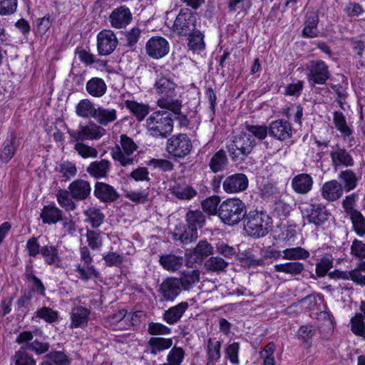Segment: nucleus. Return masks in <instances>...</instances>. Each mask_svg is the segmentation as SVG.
I'll use <instances>...</instances> for the list:
<instances>
[{"label":"nucleus","instance_id":"40","mask_svg":"<svg viewBox=\"0 0 365 365\" xmlns=\"http://www.w3.org/2000/svg\"><path fill=\"white\" fill-rule=\"evenodd\" d=\"M84 140H93L100 139L106 131L99 124L89 123L87 125H82Z\"/></svg>","mask_w":365,"mask_h":365},{"label":"nucleus","instance_id":"6","mask_svg":"<svg viewBox=\"0 0 365 365\" xmlns=\"http://www.w3.org/2000/svg\"><path fill=\"white\" fill-rule=\"evenodd\" d=\"M255 146V140L250 134H242L234 137L229 145V153L233 160L240 158L245 159L252 150Z\"/></svg>","mask_w":365,"mask_h":365},{"label":"nucleus","instance_id":"28","mask_svg":"<svg viewBox=\"0 0 365 365\" xmlns=\"http://www.w3.org/2000/svg\"><path fill=\"white\" fill-rule=\"evenodd\" d=\"M333 121L336 128L341 133L343 139L344 140H348L349 146H352L351 140L353 138H351L352 130L347 125L344 115L341 112L335 111L334 113Z\"/></svg>","mask_w":365,"mask_h":365},{"label":"nucleus","instance_id":"20","mask_svg":"<svg viewBox=\"0 0 365 365\" xmlns=\"http://www.w3.org/2000/svg\"><path fill=\"white\" fill-rule=\"evenodd\" d=\"M93 118L102 127L114 123L118 118L117 110L112 107L98 106Z\"/></svg>","mask_w":365,"mask_h":365},{"label":"nucleus","instance_id":"34","mask_svg":"<svg viewBox=\"0 0 365 365\" xmlns=\"http://www.w3.org/2000/svg\"><path fill=\"white\" fill-rule=\"evenodd\" d=\"M228 164V158L224 150L216 152L210 158L209 167L213 173L224 170Z\"/></svg>","mask_w":365,"mask_h":365},{"label":"nucleus","instance_id":"16","mask_svg":"<svg viewBox=\"0 0 365 365\" xmlns=\"http://www.w3.org/2000/svg\"><path fill=\"white\" fill-rule=\"evenodd\" d=\"M248 178L243 173L228 176L223 182L222 187L227 193H236L245 190L248 187Z\"/></svg>","mask_w":365,"mask_h":365},{"label":"nucleus","instance_id":"17","mask_svg":"<svg viewBox=\"0 0 365 365\" xmlns=\"http://www.w3.org/2000/svg\"><path fill=\"white\" fill-rule=\"evenodd\" d=\"M173 340L172 338L160 336H152L149 339L145 346V352L153 356L168 350L172 347Z\"/></svg>","mask_w":365,"mask_h":365},{"label":"nucleus","instance_id":"49","mask_svg":"<svg viewBox=\"0 0 365 365\" xmlns=\"http://www.w3.org/2000/svg\"><path fill=\"white\" fill-rule=\"evenodd\" d=\"M353 228L356 234L359 237L365 235V217L360 211L355 212L349 215Z\"/></svg>","mask_w":365,"mask_h":365},{"label":"nucleus","instance_id":"44","mask_svg":"<svg viewBox=\"0 0 365 365\" xmlns=\"http://www.w3.org/2000/svg\"><path fill=\"white\" fill-rule=\"evenodd\" d=\"M188 39V46L193 51H202L205 48L204 34L197 29L189 36H186Z\"/></svg>","mask_w":365,"mask_h":365},{"label":"nucleus","instance_id":"60","mask_svg":"<svg viewBox=\"0 0 365 365\" xmlns=\"http://www.w3.org/2000/svg\"><path fill=\"white\" fill-rule=\"evenodd\" d=\"M36 316L48 323H53L58 319V312L48 307H43L36 312Z\"/></svg>","mask_w":365,"mask_h":365},{"label":"nucleus","instance_id":"36","mask_svg":"<svg viewBox=\"0 0 365 365\" xmlns=\"http://www.w3.org/2000/svg\"><path fill=\"white\" fill-rule=\"evenodd\" d=\"M41 255L46 264L58 267L61 262V257L56 247L53 245L43 246L41 248Z\"/></svg>","mask_w":365,"mask_h":365},{"label":"nucleus","instance_id":"56","mask_svg":"<svg viewBox=\"0 0 365 365\" xmlns=\"http://www.w3.org/2000/svg\"><path fill=\"white\" fill-rule=\"evenodd\" d=\"M53 365H68L69 359L68 356L62 351H51L43 358Z\"/></svg>","mask_w":365,"mask_h":365},{"label":"nucleus","instance_id":"23","mask_svg":"<svg viewBox=\"0 0 365 365\" xmlns=\"http://www.w3.org/2000/svg\"><path fill=\"white\" fill-rule=\"evenodd\" d=\"M94 195L103 202H114L119 197L118 193L113 186L103 182L96 183Z\"/></svg>","mask_w":365,"mask_h":365},{"label":"nucleus","instance_id":"31","mask_svg":"<svg viewBox=\"0 0 365 365\" xmlns=\"http://www.w3.org/2000/svg\"><path fill=\"white\" fill-rule=\"evenodd\" d=\"M274 269L277 272H282L290 276H295L300 274L304 270V265L303 263L298 261H293L277 264L274 266Z\"/></svg>","mask_w":365,"mask_h":365},{"label":"nucleus","instance_id":"57","mask_svg":"<svg viewBox=\"0 0 365 365\" xmlns=\"http://www.w3.org/2000/svg\"><path fill=\"white\" fill-rule=\"evenodd\" d=\"M229 263L220 257H211L205 262V267L212 272H222L225 269Z\"/></svg>","mask_w":365,"mask_h":365},{"label":"nucleus","instance_id":"8","mask_svg":"<svg viewBox=\"0 0 365 365\" xmlns=\"http://www.w3.org/2000/svg\"><path fill=\"white\" fill-rule=\"evenodd\" d=\"M192 147L191 141L186 134L173 135L168 140L166 144L168 153L178 158L188 155Z\"/></svg>","mask_w":365,"mask_h":365},{"label":"nucleus","instance_id":"19","mask_svg":"<svg viewBox=\"0 0 365 365\" xmlns=\"http://www.w3.org/2000/svg\"><path fill=\"white\" fill-rule=\"evenodd\" d=\"M132 15L129 9L120 6L114 9L109 16V21L112 27L122 29L130 24Z\"/></svg>","mask_w":365,"mask_h":365},{"label":"nucleus","instance_id":"55","mask_svg":"<svg viewBox=\"0 0 365 365\" xmlns=\"http://www.w3.org/2000/svg\"><path fill=\"white\" fill-rule=\"evenodd\" d=\"M128 177L131 179H133L135 181H140L146 182V188L149 189L150 186V178L149 177V173L148 168L145 167H138L136 169H134L128 175Z\"/></svg>","mask_w":365,"mask_h":365},{"label":"nucleus","instance_id":"7","mask_svg":"<svg viewBox=\"0 0 365 365\" xmlns=\"http://www.w3.org/2000/svg\"><path fill=\"white\" fill-rule=\"evenodd\" d=\"M197 19L188 9L181 10L173 26V32L179 36L190 35L196 29Z\"/></svg>","mask_w":365,"mask_h":365},{"label":"nucleus","instance_id":"39","mask_svg":"<svg viewBox=\"0 0 365 365\" xmlns=\"http://www.w3.org/2000/svg\"><path fill=\"white\" fill-rule=\"evenodd\" d=\"M85 222H88L93 228L98 227L103 222L105 215L101 210L95 207H90L84 211Z\"/></svg>","mask_w":365,"mask_h":365},{"label":"nucleus","instance_id":"18","mask_svg":"<svg viewBox=\"0 0 365 365\" xmlns=\"http://www.w3.org/2000/svg\"><path fill=\"white\" fill-rule=\"evenodd\" d=\"M91 310L81 305H75L71 311V329L85 328L88 325Z\"/></svg>","mask_w":365,"mask_h":365},{"label":"nucleus","instance_id":"14","mask_svg":"<svg viewBox=\"0 0 365 365\" xmlns=\"http://www.w3.org/2000/svg\"><path fill=\"white\" fill-rule=\"evenodd\" d=\"M330 158L332 166L335 170L341 167H352L354 165V160L350 151L339 145H336L330 152Z\"/></svg>","mask_w":365,"mask_h":365},{"label":"nucleus","instance_id":"24","mask_svg":"<svg viewBox=\"0 0 365 365\" xmlns=\"http://www.w3.org/2000/svg\"><path fill=\"white\" fill-rule=\"evenodd\" d=\"M313 178L307 173H301L295 175L292 180V187L298 194L308 193L313 186Z\"/></svg>","mask_w":365,"mask_h":365},{"label":"nucleus","instance_id":"46","mask_svg":"<svg viewBox=\"0 0 365 365\" xmlns=\"http://www.w3.org/2000/svg\"><path fill=\"white\" fill-rule=\"evenodd\" d=\"M56 170L61 174L65 180L74 178L77 174L76 165L68 160L61 161L56 167Z\"/></svg>","mask_w":365,"mask_h":365},{"label":"nucleus","instance_id":"64","mask_svg":"<svg viewBox=\"0 0 365 365\" xmlns=\"http://www.w3.org/2000/svg\"><path fill=\"white\" fill-rule=\"evenodd\" d=\"M350 250L353 257L359 260L365 259V244L361 240H354Z\"/></svg>","mask_w":365,"mask_h":365},{"label":"nucleus","instance_id":"48","mask_svg":"<svg viewBox=\"0 0 365 365\" xmlns=\"http://www.w3.org/2000/svg\"><path fill=\"white\" fill-rule=\"evenodd\" d=\"M68 190H59L56 194V198L58 204L66 210H73L76 208V204L72 197H70Z\"/></svg>","mask_w":365,"mask_h":365},{"label":"nucleus","instance_id":"35","mask_svg":"<svg viewBox=\"0 0 365 365\" xmlns=\"http://www.w3.org/2000/svg\"><path fill=\"white\" fill-rule=\"evenodd\" d=\"M18 147L14 135L6 138L0 152V160L4 163H8L14 156Z\"/></svg>","mask_w":365,"mask_h":365},{"label":"nucleus","instance_id":"58","mask_svg":"<svg viewBox=\"0 0 365 365\" xmlns=\"http://www.w3.org/2000/svg\"><path fill=\"white\" fill-rule=\"evenodd\" d=\"M213 247L205 240H200L195 249L193 250V255L197 258H205L212 254Z\"/></svg>","mask_w":365,"mask_h":365},{"label":"nucleus","instance_id":"32","mask_svg":"<svg viewBox=\"0 0 365 365\" xmlns=\"http://www.w3.org/2000/svg\"><path fill=\"white\" fill-rule=\"evenodd\" d=\"M159 262L167 271L175 272L182 266L183 258L173 254H167L160 257Z\"/></svg>","mask_w":365,"mask_h":365},{"label":"nucleus","instance_id":"51","mask_svg":"<svg viewBox=\"0 0 365 365\" xmlns=\"http://www.w3.org/2000/svg\"><path fill=\"white\" fill-rule=\"evenodd\" d=\"M12 360L15 365H36L35 359L26 352L24 347L15 352Z\"/></svg>","mask_w":365,"mask_h":365},{"label":"nucleus","instance_id":"30","mask_svg":"<svg viewBox=\"0 0 365 365\" xmlns=\"http://www.w3.org/2000/svg\"><path fill=\"white\" fill-rule=\"evenodd\" d=\"M63 212L55 205L44 206L41 213V218L45 224H55L60 220H63Z\"/></svg>","mask_w":365,"mask_h":365},{"label":"nucleus","instance_id":"61","mask_svg":"<svg viewBox=\"0 0 365 365\" xmlns=\"http://www.w3.org/2000/svg\"><path fill=\"white\" fill-rule=\"evenodd\" d=\"M239 351L240 344L238 342L230 344L225 348V355L232 364L238 365L240 364L238 357Z\"/></svg>","mask_w":365,"mask_h":365},{"label":"nucleus","instance_id":"25","mask_svg":"<svg viewBox=\"0 0 365 365\" xmlns=\"http://www.w3.org/2000/svg\"><path fill=\"white\" fill-rule=\"evenodd\" d=\"M110 169V163L105 159L91 162L86 168V172L96 179L106 178Z\"/></svg>","mask_w":365,"mask_h":365},{"label":"nucleus","instance_id":"12","mask_svg":"<svg viewBox=\"0 0 365 365\" xmlns=\"http://www.w3.org/2000/svg\"><path fill=\"white\" fill-rule=\"evenodd\" d=\"M118 45V39L113 31L104 29L97 36V49L101 56H107L113 52Z\"/></svg>","mask_w":365,"mask_h":365},{"label":"nucleus","instance_id":"22","mask_svg":"<svg viewBox=\"0 0 365 365\" xmlns=\"http://www.w3.org/2000/svg\"><path fill=\"white\" fill-rule=\"evenodd\" d=\"M68 190L72 198L76 200H83L90 195L91 188L87 180L77 179L69 185Z\"/></svg>","mask_w":365,"mask_h":365},{"label":"nucleus","instance_id":"27","mask_svg":"<svg viewBox=\"0 0 365 365\" xmlns=\"http://www.w3.org/2000/svg\"><path fill=\"white\" fill-rule=\"evenodd\" d=\"M173 239L180 240L183 244H188L195 240L198 237V232L195 228L184 225L176 227L173 234Z\"/></svg>","mask_w":365,"mask_h":365},{"label":"nucleus","instance_id":"29","mask_svg":"<svg viewBox=\"0 0 365 365\" xmlns=\"http://www.w3.org/2000/svg\"><path fill=\"white\" fill-rule=\"evenodd\" d=\"M86 89L91 96L101 98L106 93L107 86L103 79L93 77L86 83Z\"/></svg>","mask_w":365,"mask_h":365},{"label":"nucleus","instance_id":"47","mask_svg":"<svg viewBox=\"0 0 365 365\" xmlns=\"http://www.w3.org/2000/svg\"><path fill=\"white\" fill-rule=\"evenodd\" d=\"M73 149L78 155L84 159L96 158L98 154V151L96 148L90 146L84 143H76Z\"/></svg>","mask_w":365,"mask_h":365},{"label":"nucleus","instance_id":"37","mask_svg":"<svg viewBox=\"0 0 365 365\" xmlns=\"http://www.w3.org/2000/svg\"><path fill=\"white\" fill-rule=\"evenodd\" d=\"M125 108L135 115L138 121H142L149 113V106L148 104L127 100L125 101Z\"/></svg>","mask_w":365,"mask_h":365},{"label":"nucleus","instance_id":"11","mask_svg":"<svg viewBox=\"0 0 365 365\" xmlns=\"http://www.w3.org/2000/svg\"><path fill=\"white\" fill-rule=\"evenodd\" d=\"M161 302H173L181 293L182 289L177 277H168L158 288Z\"/></svg>","mask_w":365,"mask_h":365},{"label":"nucleus","instance_id":"45","mask_svg":"<svg viewBox=\"0 0 365 365\" xmlns=\"http://www.w3.org/2000/svg\"><path fill=\"white\" fill-rule=\"evenodd\" d=\"M344 182V187L346 192H349L356 187L357 178L355 173L349 169L341 171L339 176Z\"/></svg>","mask_w":365,"mask_h":365},{"label":"nucleus","instance_id":"4","mask_svg":"<svg viewBox=\"0 0 365 365\" xmlns=\"http://www.w3.org/2000/svg\"><path fill=\"white\" fill-rule=\"evenodd\" d=\"M148 133L154 138H166L173 129V122L168 111L152 113L146 120Z\"/></svg>","mask_w":365,"mask_h":365},{"label":"nucleus","instance_id":"41","mask_svg":"<svg viewBox=\"0 0 365 365\" xmlns=\"http://www.w3.org/2000/svg\"><path fill=\"white\" fill-rule=\"evenodd\" d=\"M96 107L88 99H83L76 106V113L78 116L87 118L88 117L93 118Z\"/></svg>","mask_w":365,"mask_h":365},{"label":"nucleus","instance_id":"62","mask_svg":"<svg viewBox=\"0 0 365 365\" xmlns=\"http://www.w3.org/2000/svg\"><path fill=\"white\" fill-rule=\"evenodd\" d=\"M86 238L88 245L92 250H98L103 245L101 232L88 230L86 232Z\"/></svg>","mask_w":365,"mask_h":365},{"label":"nucleus","instance_id":"50","mask_svg":"<svg viewBox=\"0 0 365 365\" xmlns=\"http://www.w3.org/2000/svg\"><path fill=\"white\" fill-rule=\"evenodd\" d=\"M173 194L182 200H190L197 195V191L190 185H178L173 190Z\"/></svg>","mask_w":365,"mask_h":365},{"label":"nucleus","instance_id":"1","mask_svg":"<svg viewBox=\"0 0 365 365\" xmlns=\"http://www.w3.org/2000/svg\"><path fill=\"white\" fill-rule=\"evenodd\" d=\"M177 84L168 74L158 73L154 83L155 93L158 96L157 105L173 113H179L182 101L175 98L177 97Z\"/></svg>","mask_w":365,"mask_h":365},{"label":"nucleus","instance_id":"38","mask_svg":"<svg viewBox=\"0 0 365 365\" xmlns=\"http://www.w3.org/2000/svg\"><path fill=\"white\" fill-rule=\"evenodd\" d=\"M182 289L188 290L200 280L198 270H187L182 272L180 277H177Z\"/></svg>","mask_w":365,"mask_h":365},{"label":"nucleus","instance_id":"15","mask_svg":"<svg viewBox=\"0 0 365 365\" xmlns=\"http://www.w3.org/2000/svg\"><path fill=\"white\" fill-rule=\"evenodd\" d=\"M269 135L276 140L286 141L292 138L291 124L284 120H277L269 125Z\"/></svg>","mask_w":365,"mask_h":365},{"label":"nucleus","instance_id":"3","mask_svg":"<svg viewBox=\"0 0 365 365\" xmlns=\"http://www.w3.org/2000/svg\"><path fill=\"white\" fill-rule=\"evenodd\" d=\"M138 145L131 138L122 134L119 144L110 149V155L114 161L123 167H126L138 162V156L135 154Z\"/></svg>","mask_w":365,"mask_h":365},{"label":"nucleus","instance_id":"52","mask_svg":"<svg viewBox=\"0 0 365 365\" xmlns=\"http://www.w3.org/2000/svg\"><path fill=\"white\" fill-rule=\"evenodd\" d=\"M220 349V341L210 338L206 347L207 359L218 361L221 356Z\"/></svg>","mask_w":365,"mask_h":365},{"label":"nucleus","instance_id":"5","mask_svg":"<svg viewBox=\"0 0 365 365\" xmlns=\"http://www.w3.org/2000/svg\"><path fill=\"white\" fill-rule=\"evenodd\" d=\"M244 223L245 230L250 236L259 238L269 232L272 220L267 213L255 210L245 217Z\"/></svg>","mask_w":365,"mask_h":365},{"label":"nucleus","instance_id":"26","mask_svg":"<svg viewBox=\"0 0 365 365\" xmlns=\"http://www.w3.org/2000/svg\"><path fill=\"white\" fill-rule=\"evenodd\" d=\"M189 305L187 302H182L175 306L170 307L163 316V320L168 324L173 325L178 322L183 316Z\"/></svg>","mask_w":365,"mask_h":365},{"label":"nucleus","instance_id":"53","mask_svg":"<svg viewBox=\"0 0 365 365\" xmlns=\"http://www.w3.org/2000/svg\"><path fill=\"white\" fill-rule=\"evenodd\" d=\"M318 24V16L314 14L309 16L305 21V26L302 31L304 36L314 38L317 36V26Z\"/></svg>","mask_w":365,"mask_h":365},{"label":"nucleus","instance_id":"54","mask_svg":"<svg viewBox=\"0 0 365 365\" xmlns=\"http://www.w3.org/2000/svg\"><path fill=\"white\" fill-rule=\"evenodd\" d=\"M361 313H356L351 319L352 332L365 339V323Z\"/></svg>","mask_w":365,"mask_h":365},{"label":"nucleus","instance_id":"33","mask_svg":"<svg viewBox=\"0 0 365 365\" xmlns=\"http://www.w3.org/2000/svg\"><path fill=\"white\" fill-rule=\"evenodd\" d=\"M126 313V310L122 309L108 316L105 319L106 326L113 329H125Z\"/></svg>","mask_w":365,"mask_h":365},{"label":"nucleus","instance_id":"13","mask_svg":"<svg viewBox=\"0 0 365 365\" xmlns=\"http://www.w3.org/2000/svg\"><path fill=\"white\" fill-rule=\"evenodd\" d=\"M170 50L168 41L161 36L150 38L145 44L146 53L151 58L159 59L166 56Z\"/></svg>","mask_w":365,"mask_h":365},{"label":"nucleus","instance_id":"59","mask_svg":"<svg viewBox=\"0 0 365 365\" xmlns=\"http://www.w3.org/2000/svg\"><path fill=\"white\" fill-rule=\"evenodd\" d=\"M275 351V345L270 342L259 353L260 357L263 359V365H274L275 361L274 353Z\"/></svg>","mask_w":365,"mask_h":365},{"label":"nucleus","instance_id":"10","mask_svg":"<svg viewBox=\"0 0 365 365\" xmlns=\"http://www.w3.org/2000/svg\"><path fill=\"white\" fill-rule=\"evenodd\" d=\"M302 213L304 218L306 219L309 223H312L317 227L322 225L327 221L329 216V213L326 207L319 203L307 205Z\"/></svg>","mask_w":365,"mask_h":365},{"label":"nucleus","instance_id":"42","mask_svg":"<svg viewBox=\"0 0 365 365\" xmlns=\"http://www.w3.org/2000/svg\"><path fill=\"white\" fill-rule=\"evenodd\" d=\"M282 258L287 260L297 261L299 259H307L310 254L304 248L297 247L293 248H287L283 250Z\"/></svg>","mask_w":365,"mask_h":365},{"label":"nucleus","instance_id":"63","mask_svg":"<svg viewBox=\"0 0 365 365\" xmlns=\"http://www.w3.org/2000/svg\"><path fill=\"white\" fill-rule=\"evenodd\" d=\"M220 198L218 197H210L202 202V208L207 214L215 215L217 213Z\"/></svg>","mask_w":365,"mask_h":365},{"label":"nucleus","instance_id":"43","mask_svg":"<svg viewBox=\"0 0 365 365\" xmlns=\"http://www.w3.org/2000/svg\"><path fill=\"white\" fill-rule=\"evenodd\" d=\"M185 217L189 227L195 228L196 230L202 227L205 222V217L200 210H190Z\"/></svg>","mask_w":365,"mask_h":365},{"label":"nucleus","instance_id":"21","mask_svg":"<svg viewBox=\"0 0 365 365\" xmlns=\"http://www.w3.org/2000/svg\"><path fill=\"white\" fill-rule=\"evenodd\" d=\"M321 195L329 202L336 201L343 195V186L336 180L327 181L321 188Z\"/></svg>","mask_w":365,"mask_h":365},{"label":"nucleus","instance_id":"2","mask_svg":"<svg viewBox=\"0 0 365 365\" xmlns=\"http://www.w3.org/2000/svg\"><path fill=\"white\" fill-rule=\"evenodd\" d=\"M246 212V206L241 200L229 198L219 205L217 215L224 224L235 225L245 218Z\"/></svg>","mask_w":365,"mask_h":365},{"label":"nucleus","instance_id":"9","mask_svg":"<svg viewBox=\"0 0 365 365\" xmlns=\"http://www.w3.org/2000/svg\"><path fill=\"white\" fill-rule=\"evenodd\" d=\"M307 80L314 84L323 85L330 77L328 66L322 60L312 61L307 67Z\"/></svg>","mask_w":365,"mask_h":365}]
</instances>
